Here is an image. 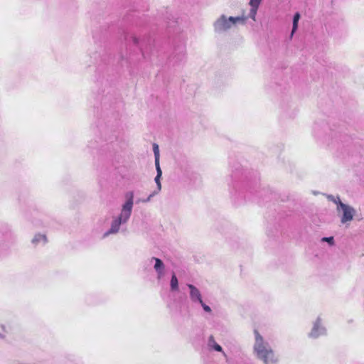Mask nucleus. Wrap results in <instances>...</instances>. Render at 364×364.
Returning <instances> with one entry per match:
<instances>
[{
	"label": "nucleus",
	"mask_w": 364,
	"mask_h": 364,
	"mask_svg": "<svg viewBox=\"0 0 364 364\" xmlns=\"http://www.w3.org/2000/svg\"><path fill=\"white\" fill-rule=\"evenodd\" d=\"M213 348L216 350V351H218V352H220L222 351V348L220 345L217 344V343H215L214 346H213Z\"/></svg>",
	"instance_id": "15"
},
{
	"label": "nucleus",
	"mask_w": 364,
	"mask_h": 364,
	"mask_svg": "<svg viewBox=\"0 0 364 364\" xmlns=\"http://www.w3.org/2000/svg\"><path fill=\"white\" fill-rule=\"evenodd\" d=\"M127 197L128 198L127 201L123 205L122 210L123 211L131 212L133 206V198L134 194L132 192H130L127 194Z\"/></svg>",
	"instance_id": "6"
},
{
	"label": "nucleus",
	"mask_w": 364,
	"mask_h": 364,
	"mask_svg": "<svg viewBox=\"0 0 364 364\" xmlns=\"http://www.w3.org/2000/svg\"><path fill=\"white\" fill-rule=\"evenodd\" d=\"M247 17L237 16L226 18L225 15H222L214 23L215 31L217 32L225 31L230 29L233 25L237 23H245Z\"/></svg>",
	"instance_id": "2"
},
{
	"label": "nucleus",
	"mask_w": 364,
	"mask_h": 364,
	"mask_svg": "<svg viewBox=\"0 0 364 364\" xmlns=\"http://www.w3.org/2000/svg\"><path fill=\"white\" fill-rule=\"evenodd\" d=\"M155 164H156V169L158 168V167H160L159 166V158H155Z\"/></svg>",
	"instance_id": "18"
},
{
	"label": "nucleus",
	"mask_w": 364,
	"mask_h": 364,
	"mask_svg": "<svg viewBox=\"0 0 364 364\" xmlns=\"http://www.w3.org/2000/svg\"><path fill=\"white\" fill-rule=\"evenodd\" d=\"M300 18V14L299 13H296L293 19V28H292V33L296 30L298 26V21Z\"/></svg>",
	"instance_id": "10"
},
{
	"label": "nucleus",
	"mask_w": 364,
	"mask_h": 364,
	"mask_svg": "<svg viewBox=\"0 0 364 364\" xmlns=\"http://www.w3.org/2000/svg\"><path fill=\"white\" fill-rule=\"evenodd\" d=\"M131 215V212H127L122 210L121 215L119 217H122V220L123 223H125L129 218Z\"/></svg>",
	"instance_id": "11"
},
{
	"label": "nucleus",
	"mask_w": 364,
	"mask_h": 364,
	"mask_svg": "<svg viewBox=\"0 0 364 364\" xmlns=\"http://www.w3.org/2000/svg\"><path fill=\"white\" fill-rule=\"evenodd\" d=\"M203 307V309H204L205 311L206 312H210L211 311V309L210 308L206 305L205 304L203 303V301H202V303H200Z\"/></svg>",
	"instance_id": "13"
},
{
	"label": "nucleus",
	"mask_w": 364,
	"mask_h": 364,
	"mask_svg": "<svg viewBox=\"0 0 364 364\" xmlns=\"http://www.w3.org/2000/svg\"><path fill=\"white\" fill-rule=\"evenodd\" d=\"M188 287L190 289V296L192 301H198L202 303V298L199 290L192 284H188Z\"/></svg>",
	"instance_id": "4"
},
{
	"label": "nucleus",
	"mask_w": 364,
	"mask_h": 364,
	"mask_svg": "<svg viewBox=\"0 0 364 364\" xmlns=\"http://www.w3.org/2000/svg\"><path fill=\"white\" fill-rule=\"evenodd\" d=\"M178 282L176 276L173 274L171 277V289L173 291H176L178 289Z\"/></svg>",
	"instance_id": "9"
},
{
	"label": "nucleus",
	"mask_w": 364,
	"mask_h": 364,
	"mask_svg": "<svg viewBox=\"0 0 364 364\" xmlns=\"http://www.w3.org/2000/svg\"><path fill=\"white\" fill-rule=\"evenodd\" d=\"M159 179H160V178H157V176H156L155 178V181L158 185L159 188L160 189L161 188V183H160Z\"/></svg>",
	"instance_id": "16"
},
{
	"label": "nucleus",
	"mask_w": 364,
	"mask_h": 364,
	"mask_svg": "<svg viewBox=\"0 0 364 364\" xmlns=\"http://www.w3.org/2000/svg\"><path fill=\"white\" fill-rule=\"evenodd\" d=\"M122 223V217H119L118 218L113 220L112 223L111 228L108 233H115L117 232L119 229L121 223Z\"/></svg>",
	"instance_id": "8"
},
{
	"label": "nucleus",
	"mask_w": 364,
	"mask_h": 364,
	"mask_svg": "<svg viewBox=\"0 0 364 364\" xmlns=\"http://www.w3.org/2000/svg\"><path fill=\"white\" fill-rule=\"evenodd\" d=\"M254 334L255 336L254 351L257 357L265 364L276 363L278 361V357L269 345L264 341L263 337L257 329L254 330Z\"/></svg>",
	"instance_id": "1"
},
{
	"label": "nucleus",
	"mask_w": 364,
	"mask_h": 364,
	"mask_svg": "<svg viewBox=\"0 0 364 364\" xmlns=\"http://www.w3.org/2000/svg\"><path fill=\"white\" fill-rule=\"evenodd\" d=\"M262 0H250V5L251 6V9L250 12V17L253 20H255V16L257 14V11L258 7L261 3Z\"/></svg>",
	"instance_id": "5"
},
{
	"label": "nucleus",
	"mask_w": 364,
	"mask_h": 364,
	"mask_svg": "<svg viewBox=\"0 0 364 364\" xmlns=\"http://www.w3.org/2000/svg\"><path fill=\"white\" fill-rule=\"evenodd\" d=\"M152 259H154L155 261L154 269L157 272V273L159 274V277H160L163 274L164 265L162 261L159 258L153 257Z\"/></svg>",
	"instance_id": "7"
},
{
	"label": "nucleus",
	"mask_w": 364,
	"mask_h": 364,
	"mask_svg": "<svg viewBox=\"0 0 364 364\" xmlns=\"http://www.w3.org/2000/svg\"><path fill=\"white\" fill-rule=\"evenodd\" d=\"M322 240L326 241V242H329L330 244H333V237H323L322 239Z\"/></svg>",
	"instance_id": "14"
},
{
	"label": "nucleus",
	"mask_w": 364,
	"mask_h": 364,
	"mask_svg": "<svg viewBox=\"0 0 364 364\" xmlns=\"http://www.w3.org/2000/svg\"><path fill=\"white\" fill-rule=\"evenodd\" d=\"M156 170H157V178H160L162 174L160 167H158V168Z\"/></svg>",
	"instance_id": "17"
},
{
	"label": "nucleus",
	"mask_w": 364,
	"mask_h": 364,
	"mask_svg": "<svg viewBox=\"0 0 364 364\" xmlns=\"http://www.w3.org/2000/svg\"><path fill=\"white\" fill-rule=\"evenodd\" d=\"M338 204L343 212V217L341 218V222L343 223H345L346 222L352 220L353 218L354 213H355L354 209L353 208L343 203L340 200L338 202Z\"/></svg>",
	"instance_id": "3"
},
{
	"label": "nucleus",
	"mask_w": 364,
	"mask_h": 364,
	"mask_svg": "<svg viewBox=\"0 0 364 364\" xmlns=\"http://www.w3.org/2000/svg\"><path fill=\"white\" fill-rule=\"evenodd\" d=\"M153 149L154 152L155 158H159V149L156 144H154Z\"/></svg>",
	"instance_id": "12"
},
{
	"label": "nucleus",
	"mask_w": 364,
	"mask_h": 364,
	"mask_svg": "<svg viewBox=\"0 0 364 364\" xmlns=\"http://www.w3.org/2000/svg\"><path fill=\"white\" fill-rule=\"evenodd\" d=\"M42 237L46 240V236L45 235H43Z\"/></svg>",
	"instance_id": "19"
}]
</instances>
